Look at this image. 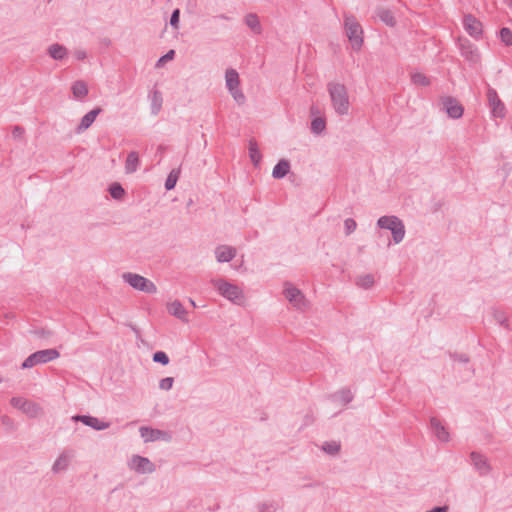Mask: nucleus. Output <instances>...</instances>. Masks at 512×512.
I'll list each match as a JSON object with an SVG mask.
<instances>
[{"instance_id":"obj_25","label":"nucleus","mask_w":512,"mask_h":512,"mask_svg":"<svg viewBox=\"0 0 512 512\" xmlns=\"http://www.w3.org/2000/svg\"><path fill=\"white\" fill-rule=\"evenodd\" d=\"M290 171V162H277L275 165L272 176L275 179H281L285 177Z\"/></svg>"},{"instance_id":"obj_36","label":"nucleus","mask_w":512,"mask_h":512,"mask_svg":"<svg viewBox=\"0 0 512 512\" xmlns=\"http://www.w3.org/2000/svg\"><path fill=\"white\" fill-rule=\"evenodd\" d=\"M162 98L161 94L158 91H154L153 99H152V113L157 114L161 108Z\"/></svg>"},{"instance_id":"obj_43","label":"nucleus","mask_w":512,"mask_h":512,"mask_svg":"<svg viewBox=\"0 0 512 512\" xmlns=\"http://www.w3.org/2000/svg\"><path fill=\"white\" fill-rule=\"evenodd\" d=\"M174 379L172 377H166L160 380L159 388L168 391L172 388Z\"/></svg>"},{"instance_id":"obj_56","label":"nucleus","mask_w":512,"mask_h":512,"mask_svg":"<svg viewBox=\"0 0 512 512\" xmlns=\"http://www.w3.org/2000/svg\"><path fill=\"white\" fill-rule=\"evenodd\" d=\"M189 301H190V303H191L194 307L196 306V305H195V303H194V301H193L192 299H189Z\"/></svg>"},{"instance_id":"obj_14","label":"nucleus","mask_w":512,"mask_h":512,"mask_svg":"<svg viewBox=\"0 0 512 512\" xmlns=\"http://www.w3.org/2000/svg\"><path fill=\"white\" fill-rule=\"evenodd\" d=\"M129 466L132 470L140 474L152 473L155 471V465L148 458L140 455L132 456Z\"/></svg>"},{"instance_id":"obj_2","label":"nucleus","mask_w":512,"mask_h":512,"mask_svg":"<svg viewBox=\"0 0 512 512\" xmlns=\"http://www.w3.org/2000/svg\"><path fill=\"white\" fill-rule=\"evenodd\" d=\"M344 28L347 38L354 51H359L363 45V29L353 15L344 16Z\"/></svg>"},{"instance_id":"obj_33","label":"nucleus","mask_w":512,"mask_h":512,"mask_svg":"<svg viewBox=\"0 0 512 512\" xmlns=\"http://www.w3.org/2000/svg\"><path fill=\"white\" fill-rule=\"evenodd\" d=\"M411 80L415 85H418V86L425 87V86L430 85L429 78L426 75H424L423 73L417 72V73L412 74Z\"/></svg>"},{"instance_id":"obj_6","label":"nucleus","mask_w":512,"mask_h":512,"mask_svg":"<svg viewBox=\"0 0 512 512\" xmlns=\"http://www.w3.org/2000/svg\"><path fill=\"white\" fill-rule=\"evenodd\" d=\"M123 280L128 283L131 287L136 290L148 293L155 294L157 292L156 285L150 281L149 279L135 273L127 272L123 274Z\"/></svg>"},{"instance_id":"obj_23","label":"nucleus","mask_w":512,"mask_h":512,"mask_svg":"<svg viewBox=\"0 0 512 512\" xmlns=\"http://www.w3.org/2000/svg\"><path fill=\"white\" fill-rule=\"evenodd\" d=\"M72 94L76 99H82L88 94L87 84L82 80H77L72 84Z\"/></svg>"},{"instance_id":"obj_9","label":"nucleus","mask_w":512,"mask_h":512,"mask_svg":"<svg viewBox=\"0 0 512 512\" xmlns=\"http://www.w3.org/2000/svg\"><path fill=\"white\" fill-rule=\"evenodd\" d=\"M470 463L473 466L474 470L479 474V476H487L491 470V464L489 463L488 458L480 452L472 451L470 453Z\"/></svg>"},{"instance_id":"obj_15","label":"nucleus","mask_w":512,"mask_h":512,"mask_svg":"<svg viewBox=\"0 0 512 512\" xmlns=\"http://www.w3.org/2000/svg\"><path fill=\"white\" fill-rule=\"evenodd\" d=\"M74 455H75V452L72 449L63 450L62 453L58 456V458L53 463L52 472L55 474H58L60 472L67 470Z\"/></svg>"},{"instance_id":"obj_8","label":"nucleus","mask_w":512,"mask_h":512,"mask_svg":"<svg viewBox=\"0 0 512 512\" xmlns=\"http://www.w3.org/2000/svg\"><path fill=\"white\" fill-rule=\"evenodd\" d=\"M440 109L445 111L448 117L452 119H459L463 116L464 107L462 104L452 96H442L439 99Z\"/></svg>"},{"instance_id":"obj_54","label":"nucleus","mask_w":512,"mask_h":512,"mask_svg":"<svg viewBox=\"0 0 512 512\" xmlns=\"http://www.w3.org/2000/svg\"><path fill=\"white\" fill-rule=\"evenodd\" d=\"M126 160H139V155H138V153L136 151H131L128 154Z\"/></svg>"},{"instance_id":"obj_29","label":"nucleus","mask_w":512,"mask_h":512,"mask_svg":"<svg viewBox=\"0 0 512 512\" xmlns=\"http://www.w3.org/2000/svg\"><path fill=\"white\" fill-rule=\"evenodd\" d=\"M108 191H109L111 197L115 200H121V199H123V197L125 195L124 188L118 182H114V183L110 184Z\"/></svg>"},{"instance_id":"obj_50","label":"nucleus","mask_w":512,"mask_h":512,"mask_svg":"<svg viewBox=\"0 0 512 512\" xmlns=\"http://www.w3.org/2000/svg\"><path fill=\"white\" fill-rule=\"evenodd\" d=\"M35 333H36L38 336L43 337V338L50 337V336H51V334H52L49 330H45V329L37 330V331H35Z\"/></svg>"},{"instance_id":"obj_47","label":"nucleus","mask_w":512,"mask_h":512,"mask_svg":"<svg viewBox=\"0 0 512 512\" xmlns=\"http://www.w3.org/2000/svg\"><path fill=\"white\" fill-rule=\"evenodd\" d=\"M236 256V249L231 246H226V263L230 262Z\"/></svg>"},{"instance_id":"obj_17","label":"nucleus","mask_w":512,"mask_h":512,"mask_svg":"<svg viewBox=\"0 0 512 512\" xmlns=\"http://www.w3.org/2000/svg\"><path fill=\"white\" fill-rule=\"evenodd\" d=\"M10 403L14 408L22 410L29 416H35L38 410V406L35 403L22 397H12Z\"/></svg>"},{"instance_id":"obj_44","label":"nucleus","mask_w":512,"mask_h":512,"mask_svg":"<svg viewBox=\"0 0 512 512\" xmlns=\"http://www.w3.org/2000/svg\"><path fill=\"white\" fill-rule=\"evenodd\" d=\"M344 226H345L346 234L349 235V234H351L352 232L355 231V229L357 227V223L352 218H347L344 221Z\"/></svg>"},{"instance_id":"obj_32","label":"nucleus","mask_w":512,"mask_h":512,"mask_svg":"<svg viewBox=\"0 0 512 512\" xmlns=\"http://www.w3.org/2000/svg\"><path fill=\"white\" fill-rule=\"evenodd\" d=\"M326 127V122L322 117H316L311 121V131L320 134Z\"/></svg>"},{"instance_id":"obj_40","label":"nucleus","mask_w":512,"mask_h":512,"mask_svg":"<svg viewBox=\"0 0 512 512\" xmlns=\"http://www.w3.org/2000/svg\"><path fill=\"white\" fill-rule=\"evenodd\" d=\"M25 129L22 126L15 125L12 128V137L17 141H24Z\"/></svg>"},{"instance_id":"obj_1","label":"nucleus","mask_w":512,"mask_h":512,"mask_svg":"<svg viewBox=\"0 0 512 512\" xmlns=\"http://www.w3.org/2000/svg\"><path fill=\"white\" fill-rule=\"evenodd\" d=\"M327 90L335 112L338 115H347L349 112L350 102L345 85L329 82L327 84Z\"/></svg>"},{"instance_id":"obj_4","label":"nucleus","mask_w":512,"mask_h":512,"mask_svg":"<svg viewBox=\"0 0 512 512\" xmlns=\"http://www.w3.org/2000/svg\"><path fill=\"white\" fill-rule=\"evenodd\" d=\"M377 225L381 229L390 230L395 244L400 243L405 236V226L396 216H382L378 219Z\"/></svg>"},{"instance_id":"obj_51","label":"nucleus","mask_w":512,"mask_h":512,"mask_svg":"<svg viewBox=\"0 0 512 512\" xmlns=\"http://www.w3.org/2000/svg\"><path fill=\"white\" fill-rule=\"evenodd\" d=\"M2 424L7 426V427H12L13 426V421L10 417L4 415L2 416Z\"/></svg>"},{"instance_id":"obj_46","label":"nucleus","mask_w":512,"mask_h":512,"mask_svg":"<svg viewBox=\"0 0 512 512\" xmlns=\"http://www.w3.org/2000/svg\"><path fill=\"white\" fill-rule=\"evenodd\" d=\"M139 162H125V172L127 174L134 173L138 169Z\"/></svg>"},{"instance_id":"obj_30","label":"nucleus","mask_w":512,"mask_h":512,"mask_svg":"<svg viewBox=\"0 0 512 512\" xmlns=\"http://www.w3.org/2000/svg\"><path fill=\"white\" fill-rule=\"evenodd\" d=\"M356 284L361 288L368 289L374 284V277L371 274L361 275L357 278Z\"/></svg>"},{"instance_id":"obj_22","label":"nucleus","mask_w":512,"mask_h":512,"mask_svg":"<svg viewBox=\"0 0 512 512\" xmlns=\"http://www.w3.org/2000/svg\"><path fill=\"white\" fill-rule=\"evenodd\" d=\"M245 24L251 29V31L255 34L262 33V26L260 24L259 17L255 13H249L244 18Z\"/></svg>"},{"instance_id":"obj_16","label":"nucleus","mask_w":512,"mask_h":512,"mask_svg":"<svg viewBox=\"0 0 512 512\" xmlns=\"http://www.w3.org/2000/svg\"><path fill=\"white\" fill-rule=\"evenodd\" d=\"M71 419L74 422H82L84 425L89 426L97 431L107 429L110 426V423L100 421L98 418L90 415H74Z\"/></svg>"},{"instance_id":"obj_37","label":"nucleus","mask_w":512,"mask_h":512,"mask_svg":"<svg viewBox=\"0 0 512 512\" xmlns=\"http://www.w3.org/2000/svg\"><path fill=\"white\" fill-rule=\"evenodd\" d=\"M493 316H494V319L503 327H505L506 329L509 328V323H508V318L507 316L505 315L504 312L502 311H499V310H495L494 313H493Z\"/></svg>"},{"instance_id":"obj_35","label":"nucleus","mask_w":512,"mask_h":512,"mask_svg":"<svg viewBox=\"0 0 512 512\" xmlns=\"http://www.w3.org/2000/svg\"><path fill=\"white\" fill-rule=\"evenodd\" d=\"M175 50L171 49L169 50L165 55L161 56L157 62L155 67L161 68L167 61H171L175 58Z\"/></svg>"},{"instance_id":"obj_20","label":"nucleus","mask_w":512,"mask_h":512,"mask_svg":"<svg viewBox=\"0 0 512 512\" xmlns=\"http://www.w3.org/2000/svg\"><path fill=\"white\" fill-rule=\"evenodd\" d=\"M47 54L56 61H62L68 56V49L59 43H53L47 48Z\"/></svg>"},{"instance_id":"obj_12","label":"nucleus","mask_w":512,"mask_h":512,"mask_svg":"<svg viewBox=\"0 0 512 512\" xmlns=\"http://www.w3.org/2000/svg\"><path fill=\"white\" fill-rule=\"evenodd\" d=\"M465 31L474 39L479 40L482 36V23L472 14H466L463 18Z\"/></svg>"},{"instance_id":"obj_28","label":"nucleus","mask_w":512,"mask_h":512,"mask_svg":"<svg viewBox=\"0 0 512 512\" xmlns=\"http://www.w3.org/2000/svg\"><path fill=\"white\" fill-rule=\"evenodd\" d=\"M180 168H174L170 171L166 181H165V189L166 190H172L175 188L176 183L180 176Z\"/></svg>"},{"instance_id":"obj_5","label":"nucleus","mask_w":512,"mask_h":512,"mask_svg":"<svg viewBox=\"0 0 512 512\" xmlns=\"http://www.w3.org/2000/svg\"><path fill=\"white\" fill-rule=\"evenodd\" d=\"M60 353L54 349L39 350L29 355L21 364L22 369H29L38 364L48 363L57 359Z\"/></svg>"},{"instance_id":"obj_21","label":"nucleus","mask_w":512,"mask_h":512,"mask_svg":"<svg viewBox=\"0 0 512 512\" xmlns=\"http://www.w3.org/2000/svg\"><path fill=\"white\" fill-rule=\"evenodd\" d=\"M430 425L433 433L438 438V440L442 442H447L449 440V433L446 428L441 424L440 420L436 417H432L430 419Z\"/></svg>"},{"instance_id":"obj_34","label":"nucleus","mask_w":512,"mask_h":512,"mask_svg":"<svg viewBox=\"0 0 512 512\" xmlns=\"http://www.w3.org/2000/svg\"><path fill=\"white\" fill-rule=\"evenodd\" d=\"M500 39L506 46L512 45V31L507 27H503L500 30Z\"/></svg>"},{"instance_id":"obj_39","label":"nucleus","mask_w":512,"mask_h":512,"mask_svg":"<svg viewBox=\"0 0 512 512\" xmlns=\"http://www.w3.org/2000/svg\"><path fill=\"white\" fill-rule=\"evenodd\" d=\"M249 157L250 160H260L261 158L256 142L250 141L249 143Z\"/></svg>"},{"instance_id":"obj_27","label":"nucleus","mask_w":512,"mask_h":512,"mask_svg":"<svg viewBox=\"0 0 512 512\" xmlns=\"http://www.w3.org/2000/svg\"><path fill=\"white\" fill-rule=\"evenodd\" d=\"M168 311L171 315L179 318L184 319L186 315V310L184 309L183 305L179 301H174L168 306Z\"/></svg>"},{"instance_id":"obj_19","label":"nucleus","mask_w":512,"mask_h":512,"mask_svg":"<svg viewBox=\"0 0 512 512\" xmlns=\"http://www.w3.org/2000/svg\"><path fill=\"white\" fill-rule=\"evenodd\" d=\"M101 112H102V109L100 107H96V108L92 109L91 111H89L88 113H86L82 117L79 125L76 128L77 133H81L82 131L88 129L93 124V122L95 121L96 117Z\"/></svg>"},{"instance_id":"obj_24","label":"nucleus","mask_w":512,"mask_h":512,"mask_svg":"<svg viewBox=\"0 0 512 512\" xmlns=\"http://www.w3.org/2000/svg\"><path fill=\"white\" fill-rule=\"evenodd\" d=\"M377 16L379 19L384 22L387 26L393 27L396 24L394 15L392 11L386 8H378Z\"/></svg>"},{"instance_id":"obj_31","label":"nucleus","mask_w":512,"mask_h":512,"mask_svg":"<svg viewBox=\"0 0 512 512\" xmlns=\"http://www.w3.org/2000/svg\"><path fill=\"white\" fill-rule=\"evenodd\" d=\"M341 445L339 442L330 441L325 442L322 446L323 451H325L329 455H336L339 453Z\"/></svg>"},{"instance_id":"obj_41","label":"nucleus","mask_w":512,"mask_h":512,"mask_svg":"<svg viewBox=\"0 0 512 512\" xmlns=\"http://www.w3.org/2000/svg\"><path fill=\"white\" fill-rule=\"evenodd\" d=\"M179 21H180V9L176 8L172 11V14L170 16V25L174 29H179Z\"/></svg>"},{"instance_id":"obj_26","label":"nucleus","mask_w":512,"mask_h":512,"mask_svg":"<svg viewBox=\"0 0 512 512\" xmlns=\"http://www.w3.org/2000/svg\"><path fill=\"white\" fill-rule=\"evenodd\" d=\"M333 399L339 400L343 405L349 404L353 400V394L350 389L343 388L336 392L333 396Z\"/></svg>"},{"instance_id":"obj_55","label":"nucleus","mask_w":512,"mask_h":512,"mask_svg":"<svg viewBox=\"0 0 512 512\" xmlns=\"http://www.w3.org/2000/svg\"><path fill=\"white\" fill-rule=\"evenodd\" d=\"M457 360L463 363H467L469 361V358L465 354H461L457 356Z\"/></svg>"},{"instance_id":"obj_52","label":"nucleus","mask_w":512,"mask_h":512,"mask_svg":"<svg viewBox=\"0 0 512 512\" xmlns=\"http://www.w3.org/2000/svg\"><path fill=\"white\" fill-rule=\"evenodd\" d=\"M426 512H448L447 506H436L433 509L426 511Z\"/></svg>"},{"instance_id":"obj_38","label":"nucleus","mask_w":512,"mask_h":512,"mask_svg":"<svg viewBox=\"0 0 512 512\" xmlns=\"http://www.w3.org/2000/svg\"><path fill=\"white\" fill-rule=\"evenodd\" d=\"M153 361L162 365L169 364V357L164 351H156L152 357Z\"/></svg>"},{"instance_id":"obj_3","label":"nucleus","mask_w":512,"mask_h":512,"mask_svg":"<svg viewBox=\"0 0 512 512\" xmlns=\"http://www.w3.org/2000/svg\"><path fill=\"white\" fill-rule=\"evenodd\" d=\"M226 89L237 105L246 103V96L240 87L239 73L235 69H226Z\"/></svg>"},{"instance_id":"obj_48","label":"nucleus","mask_w":512,"mask_h":512,"mask_svg":"<svg viewBox=\"0 0 512 512\" xmlns=\"http://www.w3.org/2000/svg\"><path fill=\"white\" fill-rule=\"evenodd\" d=\"M217 261L224 263V246H218L215 250Z\"/></svg>"},{"instance_id":"obj_18","label":"nucleus","mask_w":512,"mask_h":512,"mask_svg":"<svg viewBox=\"0 0 512 512\" xmlns=\"http://www.w3.org/2000/svg\"><path fill=\"white\" fill-rule=\"evenodd\" d=\"M226 299L239 306L244 305L246 301L242 289L228 282H226Z\"/></svg>"},{"instance_id":"obj_13","label":"nucleus","mask_w":512,"mask_h":512,"mask_svg":"<svg viewBox=\"0 0 512 512\" xmlns=\"http://www.w3.org/2000/svg\"><path fill=\"white\" fill-rule=\"evenodd\" d=\"M141 437L144 439V442H155L159 440L170 441L171 435L163 430L154 429L151 427L142 426L139 429Z\"/></svg>"},{"instance_id":"obj_11","label":"nucleus","mask_w":512,"mask_h":512,"mask_svg":"<svg viewBox=\"0 0 512 512\" xmlns=\"http://www.w3.org/2000/svg\"><path fill=\"white\" fill-rule=\"evenodd\" d=\"M458 45L461 55L471 63H477L480 59V54L477 47L471 43L467 38H459Z\"/></svg>"},{"instance_id":"obj_10","label":"nucleus","mask_w":512,"mask_h":512,"mask_svg":"<svg viewBox=\"0 0 512 512\" xmlns=\"http://www.w3.org/2000/svg\"><path fill=\"white\" fill-rule=\"evenodd\" d=\"M488 105L491 109V113L494 117L503 118L505 117V105L498 96L497 91L494 88L489 87L487 90Z\"/></svg>"},{"instance_id":"obj_49","label":"nucleus","mask_w":512,"mask_h":512,"mask_svg":"<svg viewBox=\"0 0 512 512\" xmlns=\"http://www.w3.org/2000/svg\"><path fill=\"white\" fill-rule=\"evenodd\" d=\"M74 56L77 60L82 61V60L86 59L87 53H86V51H84L82 49H77L74 51Z\"/></svg>"},{"instance_id":"obj_7","label":"nucleus","mask_w":512,"mask_h":512,"mask_svg":"<svg viewBox=\"0 0 512 512\" xmlns=\"http://www.w3.org/2000/svg\"><path fill=\"white\" fill-rule=\"evenodd\" d=\"M283 294L285 298L298 310H305L308 302L304 294L290 282L284 283Z\"/></svg>"},{"instance_id":"obj_53","label":"nucleus","mask_w":512,"mask_h":512,"mask_svg":"<svg viewBox=\"0 0 512 512\" xmlns=\"http://www.w3.org/2000/svg\"><path fill=\"white\" fill-rule=\"evenodd\" d=\"M167 147L164 146V145H159L157 147V150H156V153H155V157H163V151L166 150Z\"/></svg>"},{"instance_id":"obj_42","label":"nucleus","mask_w":512,"mask_h":512,"mask_svg":"<svg viewBox=\"0 0 512 512\" xmlns=\"http://www.w3.org/2000/svg\"><path fill=\"white\" fill-rule=\"evenodd\" d=\"M278 505L275 502H264L259 505V512H275Z\"/></svg>"},{"instance_id":"obj_45","label":"nucleus","mask_w":512,"mask_h":512,"mask_svg":"<svg viewBox=\"0 0 512 512\" xmlns=\"http://www.w3.org/2000/svg\"><path fill=\"white\" fill-rule=\"evenodd\" d=\"M213 285L221 296H224V279L213 280Z\"/></svg>"}]
</instances>
